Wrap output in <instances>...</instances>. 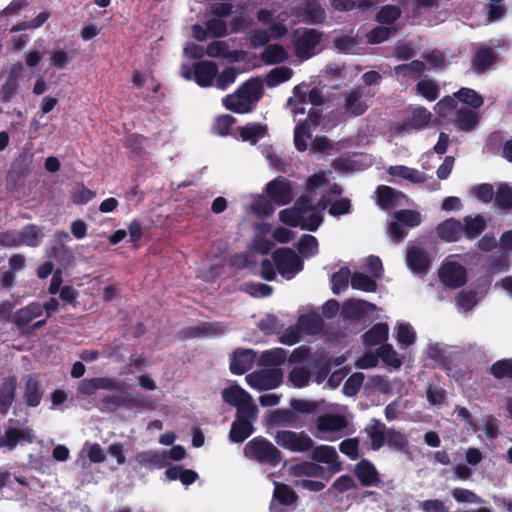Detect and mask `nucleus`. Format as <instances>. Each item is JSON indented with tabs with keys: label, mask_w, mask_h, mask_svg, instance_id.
<instances>
[{
	"label": "nucleus",
	"mask_w": 512,
	"mask_h": 512,
	"mask_svg": "<svg viewBox=\"0 0 512 512\" xmlns=\"http://www.w3.org/2000/svg\"><path fill=\"white\" fill-rule=\"evenodd\" d=\"M365 432L371 441V448L374 451L379 450L386 444L395 451L410 454L408 436L393 427L387 428L385 424L377 419L372 420V424L365 428Z\"/></svg>",
	"instance_id": "1"
},
{
	"label": "nucleus",
	"mask_w": 512,
	"mask_h": 512,
	"mask_svg": "<svg viewBox=\"0 0 512 512\" xmlns=\"http://www.w3.org/2000/svg\"><path fill=\"white\" fill-rule=\"evenodd\" d=\"M244 455L271 467H277L282 460V452L263 436L251 439L244 447Z\"/></svg>",
	"instance_id": "2"
},
{
	"label": "nucleus",
	"mask_w": 512,
	"mask_h": 512,
	"mask_svg": "<svg viewBox=\"0 0 512 512\" xmlns=\"http://www.w3.org/2000/svg\"><path fill=\"white\" fill-rule=\"evenodd\" d=\"M272 260L279 274L287 280L292 279L304 267L301 258L293 249L288 247L274 250Z\"/></svg>",
	"instance_id": "3"
},
{
	"label": "nucleus",
	"mask_w": 512,
	"mask_h": 512,
	"mask_svg": "<svg viewBox=\"0 0 512 512\" xmlns=\"http://www.w3.org/2000/svg\"><path fill=\"white\" fill-rule=\"evenodd\" d=\"M294 34H298L293 43L297 58L305 61L316 55V48L322 41V32L313 28H303Z\"/></svg>",
	"instance_id": "4"
},
{
	"label": "nucleus",
	"mask_w": 512,
	"mask_h": 512,
	"mask_svg": "<svg viewBox=\"0 0 512 512\" xmlns=\"http://www.w3.org/2000/svg\"><path fill=\"white\" fill-rule=\"evenodd\" d=\"M274 440L283 449L294 453L310 451L314 446L312 438L304 431L280 430L275 434Z\"/></svg>",
	"instance_id": "5"
},
{
	"label": "nucleus",
	"mask_w": 512,
	"mask_h": 512,
	"mask_svg": "<svg viewBox=\"0 0 512 512\" xmlns=\"http://www.w3.org/2000/svg\"><path fill=\"white\" fill-rule=\"evenodd\" d=\"M245 379L250 387L258 391L271 390L282 383L283 373L280 368H267L254 371Z\"/></svg>",
	"instance_id": "6"
},
{
	"label": "nucleus",
	"mask_w": 512,
	"mask_h": 512,
	"mask_svg": "<svg viewBox=\"0 0 512 512\" xmlns=\"http://www.w3.org/2000/svg\"><path fill=\"white\" fill-rule=\"evenodd\" d=\"M294 185L295 183L289 179L278 176L266 184L265 191L274 204L284 206L291 203L295 196Z\"/></svg>",
	"instance_id": "7"
},
{
	"label": "nucleus",
	"mask_w": 512,
	"mask_h": 512,
	"mask_svg": "<svg viewBox=\"0 0 512 512\" xmlns=\"http://www.w3.org/2000/svg\"><path fill=\"white\" fill-rule=\"evenodd\" d=\"M498 62V54L494 48L479 44L472 50L470 69L476 75H482L489 71Z\"/></svg>",
	"instance_id": "8"
},
{
	"label": "nucleus",
	"mask_w": 512,
	"mask_h": 512,
	"mask_svg": "<svg viewBox=\"0 0 512 512\" xmlns=\"http://www.w3.org/2000/svg\"><path fill=\"white\" fill-rule=\"evenodd\" d=\"M432 114L423 106L412 110L411 116L395 123L394 130L398 134L411 133L424 129L431 121Z\"/></svg>",
	"instance_id": "9"
},
{
	"label": "nucleus",
	"mask_w": 512,
	"mask_h": 512,
	"mask_svg": "<svg viewBox=\"0 0 512 512\" xmlns=\"http://www.w3.org/2000/svg\"><path fill=\"white\" fill-rule=\"evenodd\" d=\"M292 15L307 24H322L326 20L325 9L318 0H305L301 6L292 9Z\"/></svg>",
	"instance_id": "10"
},
{
	"label": "nucleus",
	"mask_w": 512,
	"mask_h": 512,
	"mask_svg": "<svg viewBox=\"0 0 512 512\" xmlns=\"http://www.w3.org/2000/svg\"><path fill=\"white\" fill-rule=\"evenodd\" d=\"M218 74V66L215 62L204 60L193 64V72H184L187 80L192 78L200 87H209Z\"/></svg>",
	"instance_id": "11"
},
{
	"label": "nucleus",
	"mask_w": 512,
	"mask_h": 512,
	"mask_svg": "<svg viewBox=\"0 0 512 512\" xmlns=\"http://www.w3.org/2000/svg\"><path fill=\"white\" fill-rule=\"evenodd\" d=\"M297 500L298 495L289 485L275 482L269 510L270 512H290L286 507L294 505Z\"/></svg>",
	"instance_id": "12"
},
{
	"label": "nucleus",
	"mask_w": 512,
	"mask_h": 512,
	"mask_svg": "<svg viewBox=\"0 0 512 512\" xmlns=\"http://www.w3.org/2000/svg\"><path fill=\"white\" fill-rule=\"evenodd\" d=\"M438 274L440 281L449 288H460L467 282L466 269L456 262L443 264Z\"/></svg>",
	"instance_id": "13"
},
{
	"label": "nucleus",
	"mask_w": 512,
	"mask_h": 512,
	"mask_svg": "<svg viewBox=\"0 0 512 512\" xmlns=\"http://www.w3.org/2000/svg\"><path fill=\"white\" fill-rule=\"evenodd\" d=\"M43 314V307L39 302H31L25 307L18 309L11 322L16 326L17 331L22 335L23 330H27L34 319Z\"/></svg>",
	"instance_id": "14"
},
{
	"label": "nucleus",
	"mask_w": 512,
	"mask_h": 512,
	"mask_svg": "<svg viewBox=\"0 0 512 512\" xmlns=\"http://www.w3.org/2000/svg\"><path fill=\"white\" fill-rule=\"evenodd\" d=\"M342 95L343 110L350 116L358 117L368 110V104L363 99L364 93L359 87L344 91Z\"/></svg>",
	"instance_id": "15"
},
{
	"label": "nucleus",
	"mask_w": 512,
	"mask_h": 512,
	"mask_svg": "<svg viewBox=\"0 0 512 512\" xmlns=\"http://www.w3.org/2000/svg\"><path fill=\"white\" fill-rule=\"evenodd\" d=\"M256 353L252 349H236L231 357L229 368L232 374L242 375L249 371L255 362Z\"/></svg>",
	"instance_id": "16"
},
{
	"label": "nucleus",
	"mask_w": 512,
	"mask_h": 512,
	"mask_svg": "<svg viewBox=\"0 0 512 512\" xmlns=\"http://www.w3.org/2000/svg\"><path fill=\"white\" fill-rule=\"evenodd\" d=\"M354 474L363 487H378L380 475L375 465L368 459H361L354 468Z\"/></svg>",
	"instance_id": "17"
},
{
	"label": "nucleus",
	"mask_w": 512,
	"mask_h": 512,
	"mask_svg": "<svg viewBox=\"0 0 512 512\" xmlns=\"http://www.w3.org/2000/svg\"><path fill=\"white\" fill-rule=\"evenodd\" d=\"M376 305L362 299H348L343 303L342 315L346 319L360 320L366 314L374 312Z\"/></svg>",
	"instance_id": "18"
},
{
	"label": "nucleus",
	"mask_w": 512,
	"mask_h": 512,
	"mask_svg": "<svg viewBox=\"0 0 512 512\" xmlns=\"http://www.w3.org/2000/svg\"><path fill=\"white\" fill-rule=\"evenodd\" d=\"M311 458L317 463H324L329 465V470L332 473H337L342 470V464L338 462V454L334 447L328 445H319L313 447Z\"/></svg>",
	"instance_id": "19"
},
{
	"label": "nucleus",
	"mask_w": 512,
	"mask_h": 512,
	"mask_svg": "<svg viewBox=\"0 0 512 512\" xmlns=\"http://www.w3.org/2000/svg\"><path fill=\"white\" fill-rule=\"evenodd\" d=\"M118 395H107L102 399L106 405H113L116 407L132 408H145L147 407L148 398L143 395L129 396L125 391H119Z\"/></svg>",
	"instance_id": "20"
},
{
	"label": "nucleus",
	"mask_w": 512,
	"mask_h": 512,
	"mask_svg": "<svg viewBox=\"0 0 512 512\" xmlns=\"http://www.w3.org/2000/svg\"><path fill=\"white\" fill-rule=\"evenodd\" d=\"M407 265L413 273L424 275L430 268V258L426 251L413 246L407 250Z\"/></svg>",
	"instance_id": "21"
},
{
	"label": "nucleus",
	"mask_w": 512,
	"mask_h": 512,
	"mask_svg": "<svg viewBox=\"0 0 512 512\" xmlns=\"http://www.w3.org/2000/svg\"><path fill=\"white\" fill-rule=\"evenodd\" d=\"M34 435L30 428H7L0 436V447H6L13 450L20 441L32 443Z\"/></svg>",
	"instance_id": "22"
},
{
	"label": "nucleus",
	"mask_w": 512,
	"mask_h": 512,
	"mask_svg": "<svg viewBox=\"0 0 512 512\" xmlns=\"http://www.w3.org/2000/svg\"><path fill=\"white\" fill-rule=\"evenodd\" d=\"M17 378L8 376L4 378L0 386V414L6 415L16 398Z\"/></svg>",
	"instance_id": "23"
},
{
	"label": "nucleus",
	"mask_w": 512,
	"mask_h": 512,
	"mask_svg": "<svg viewBox=\"0 0 512 512\" xmlns=\"http://www.w3.org/2000/svg\"><path fill=\"white\" fill-rule=\"evenodd\" d=\"M377 205L383 210L392 209L400 204L405 195L387 185H379L376 189Z\"/></svg>",
	"instance_id": "24"
},
{
	"label": "nucleus",
	"mask_w": 512,
	"mask_h": 512,
	"mask_svg": "<svg viewBox=\"0 0 512 512\" xmlns=\"http://www.w3.org/2000/svg\"><path fill=\"white\" fill-rule=\"evenodd\" d=\"M438 236L447 242H455L463 237L462 222L449 218L441 222L436 228Z\"/></svg>",
	"instance_id": "25"
},
{
	"label": "nucleus",
	"mask_w": 512,
	"mask_h": 512,
	"mask_svg": "<svg viewBox=\"0 0 512 512\" xmlns=\"http://www.w3.org/2000/svg\"><path fill=\"white\" fill-rule=\"evenodd\" d=\"M480 116L469 108H460L456 111L453 123L459 131L470 132L479 124Z\"/></svg>",
	"instance_id": "26"
},
{
	"label": "nucleus",
	"mask_w": 512,
	"mask_h": 512,
	"mask_svg": "<svg viewBox=\"0 0 512 512\" xmlns=\"http://www.w3.org/2000/svg\"><path fill=\"white\" fill-rule=\"evenodd\" d=\"M487 222L481 214L465 216L462 221L463 237L468 240L478 238L486 229Z\"/></svg>",
	"instance_id": "27"
},
{
	"label": "nucleus",
	"mask_w": 512,
	"mask_h": 512,
	"mask_svg": "<svg viewBox=\"0 0 512 512\" xmlns=\"http://www.w3.org/2000/svg\"><path fill=\"white\" fill-rule=\"evenodd\" d=\"M236 92L255 105L263 96V83L260 78L252 77L242 83Z\"/></svg>",
	"instance_id": "28"
},
{
	"label": "nucleus",
	"mask_w": 512,
	"mask_h": 512,
	"mask_svg": "<svg viewBox=\"0 0 512 512\" xmlns=\"http://www.w3.org/2000/svg\"><path fill=\"white\" fill-rule=\"evenodd\" d=\"M347 425L348 421L343 415L323 414L316 420V427L320 432H339Z\"/></svg>",
	"instance_id": "29"
},
{
	"label": "nucleus",
	"mask_w": 512,
	"mask_h": 512,
	"mask_svg": "<svg viewBox=\"0 0 512 512\" xmlns=\"http://www.w3.org/2000/svg\"><path fill=\"white\" fill-rule=\"evenodd\" d=\"M43 390L40 382L32 376H28L23 391V400L28 407H37L43 398Z\"/></svg>",
	"instance_id": "30"
},
{
	"label": "nucleus",
	"mask_w": 512,
	"mask_h": 512,
	"mask_svg": "<svg viewBox=\"0 0 512 512\" xmlns=\"http://www.w3.org/2000/svg\"><path fill=\"white\" fill-rule=\"evenodd\" d=\"M224 402L229 405L240 407L252 402L251 395L239 385H231L222 392Z\"/></svg>",
	"instance_id": "31"
},
{
	"label": "nucleus",
	"mask_w": 512,
	"mask_h": 512,
	"mask_svg": "<svg viewBox=\"0 0 512 512\" xmlns=\"http://www.w3.org/2000/svg\"><path fill=\"white\" fill-rule=\"evenodd\" d=\"M388 334L387 323H377L362 335L363 343L368 347L382 345L387 341Z\"/></svg>",
	"instance_id": "32"
},
{
	"label": "nucleus",
	"mask_w": 512,
	"mask_h": 512,
	"mask_svg": "<svg viewBox=\"0 0 512 512\" xmlns=\"http://www.w3.org/2000/svg\"><path fill=\"white\" fill-rule=\"evenodd\" d=\"M297 416L293 409H276L269 412L267 417L268 426H288L297 427Z\"/></svg>",
	"instance_id": "33"
},
{
	"label": "nucleus",
	"mask_w": 512,
	"mask_h": 512,
	"mask_svg": "<svg viewBox=\"0 0 512 512\" xmlns=\"http://www.w3.org/2000/svg\"><path fill=\"white\" fill-rule=\"evenodd\" d=\"M49 257L54 258L64 268L70 266L75 259L73 251L62 241L52 243Z\"/></svg>",
	"instance_id": "34"
},
{
	"label": "nucleus",
	"mask_w": 512,
	"mask_h": 512,
	"mask_svg": "<svg viewBox=\"0 0 512 512\" xmlns=\"http://www.w3.org/2000/svg\"><path fill=\"white\" fill-rule=\"evenodd\" d=\"M43 234L41 229L35 224L25 225L19 232H17V239L20 245H25L28 247H37Z\"/></svg>",
	"instance_id": "35"
},
{
	"label": "nucleus",
	"mask_w": 512,
	"mask_h": 512,
	"mask_svg": "<svg viewBox=\"0 0 512 512\" xmlns=\"http://www.w3.org/2000/svg\"><path fill=\"white\" fill-rule=\"evenodd\" d=\"M223 105L227 110L237 114L250 113L254 109V105L237 92L231 95H227L223 99Z\"/></svg>",
	"instance_id": "36"
},
{
	"label": "nucleus",
	"mask_w": 512,
	"mask_h": 512,
	"mask_svg": "<svg viewBox=\"0 0 512 512\" xmlns=\"http://www.w3.org/2000/svg\"><path fill=\"white\" fill-rule=\"evenodd\" d=\"M239 136L242 141L256 144L267 134V126L260 123L247 124L238 127Z\"/></svg>",
	"instance_id": "37"
},
{
	"label": "nucleus",
	"mask_w": 512,
	"mask_h": 512,
	"mask_svg": "<svg viewBox=\"0 0 512 512\" xmlns=\"http://www.w3.org/2000/svg\"><path fill=\"white\" fill-rule=\"evenodd\" d=\"M290 472L294 477H321L325 475V468L315 462L304 461L293 465Z\"/></svg>",
	"instance_id": "38"
},
{
	"label": "nucleus",
	"mask_w": 512,
	"mask_h": 512,
	"mask_svg": "<svg viewBox=\"0 0 512 512\" xmlns=\"http://www.w3.org/2000/svg\"><path fill=\"white\" fill-rule=\"evenodd\" d=\"M297 328L307 335H316L323 329V320L317 314H304L298 318Z\"/></svg>",
	"instance_id": "39"
},
{
	"label": "nucleus",
	"mask_w": 512,
	"mask_h": 512,
	"mask_svg": "<svg viewBox=\"0 0 512 512\" xmlns=\"http://www.w3.org/2000/svg\"><path fill=\"white\" fill-rule=\"evenodd\" d=\"M454 95L464 105L472 109H479L483 103L484 98L474 89L462 87L458 91L454 92Z\"/></svg>",
	"instance_id": "40"
},
{
	"label": "nucleus",
	"mask_w": 512,
	"mask_h": 512,
	"mask_svg": "<svg viewBox=\"0 0 512 512\" xmlns=\"http://www.w3.org/2000/svg\"><path fill=\"white\" fill-rule=\"evenodd\" d=\"M261 60L267 65H276L288 58L285 48L279 44L269 45L261 53Z\"/></svg>",
	"instance_id": "41"
},
{
	"label": "nucleus",
	"mask_w": 512,
	"mask_h": 512,
	"mask_svg": "<svg viewBox=\"0 0 512 512\" xmlns=\"http://www.w3.org/2000/svg\"><path fill=\"white\" fill-rule=\"evenodd\" d=\"M254 430L253 424L234 420L229 431V439L233 443H242L254 433Z\"/></svg>",
	"instance_id": "42"
},
{
	"label": "nucleus",
	"mask_w": 512,
	"mask_h": 512,
	"mask_svg": "<svg viewBox=\"0 0 512 512\" xmlns=\"http://www.w3.org/2000/svg\"><path fill=\"white\" fill-rule=\"evenodd\" d=\"M494 200L499 209L512 210V187L508 183H500L494 192Z\"/></svg>",
	"instance_id": "43"
},
{
	"label": "nucleus",
	"mask_w": 512,
	"mask_h": 512,
	"mask_svg": "<svg viewBox=\"0 0 512 512\" xmlns=\"http://www.w3.org/2000/svg\"><path fill=\"white\" fill-rule=\"evenodd\" d=\"M416 92L426 100L435 101L440 95V87L432 79L420 80L416 84Z\"/></svg>",
	"instance_id": "44"
},
{
	"label": "nucleus",
	"mask_w": 512,
	"mask_h": 512,
	"mask_svg": "<svg viewBox=\"0 0 512 512\" xmlns=\"http://www.w3.org/2000/svg\"><path fill=\"white\" fill-rule=\"evenodd\" d=\"M292 75L291 68L286 66L276 67L267 73L265 81L268 87H275L288 81Z\"/></svg>",
	"instance_id": "45"
},
{
	"label": "nucleus",
	"mask_w": 512,
	"mask_h": 512,
	"mask_svg": "<svg viewBox=\"0 0 512 512\" xmlns=\"http://www.w3.org/2000/svg\"><path fill=\"white\" fill-rule=\"evenodd\" d=\"M135 460L141 466L161 468L166 462V457L155 451H144L137 453Z\"/></svg>",
	"instance_id": "46"
},
{
	"label": "nucleus",
	"mask_w": 512,
	"mask_h": 512,
	"mask_svg": "<svg viewBox=\"0 0 512 512\" xmlns=\"http://www.w3.org/2000/svg\"><path fill=\"white\" fill-rule=\"evenodd\" d=\"M225 327L221 324H204L203 326L189 327L183 331L186 337L196 338L201 335L223 334Z\"/></svg>",
	"instance_id": "47"
},
{
	"label": "nucleus",
	"mask_w": 512,
	"mask_h": 512,
	"mask_svg": "<svg viewBox=\"0 0 512 512\" xmlns=\"http://www.w3.org/2000/svg\"><path fill=\"white\" fill-rule=\"evenodd\" d=\"M401 9L395 5H384L376 14V21L383 25H391L401 17Z\"/></svg>",
	"instance_id": "48"
},
{
	"label": "nucleus",
	"mask_w": 512,
	"mask_h": 512,
	"mask_svg": "<svg viewBox=\"0 0 512 512\" xmlns=\"http://www.w3.org/2000/svg\"><path fill=\"white\" fill-rule=\"evenodd\" d=\"M297 249L302 257L311 258L318 253V240L313 235H303L298 241Z\"/></svg>",
	"instance_id": "49"
},
{
	"label": "nucleus",
	"mask_w": 512,
	"mask_h": 512,
	"mask_svg": "<svg viewBox=\"0 0 512 512\" xmlns=\"http://www.w3.org/2000/svg\"><path fill=\"white\" fill-rule=\"evenodd\" d=\"M351 287L364 292H375L377 290V283L368 275L355 272L351 275Z\"/></svg>",
	"instance_id": "50"
},
{
	"label": "nucleus",
	"mask_w": 512,
	"mask_h": 512,
	"mask_svg": "<svg viewBox=\"0 0 512 512\" xmlns=\"http://www.w3.org/2000/svg\"><path fill=\"white\" fill-rule=\"evenodd\" d=\"M273 204L269 197L259 195L253 200L251 210L259 217H268L274 213L275 208Z\"/></svg>",
	"instance_id": "51"
},
{
	"label": "nucleus",
	"mask_w": 512,
	"mask_h": 512,
	"mask_svg": "<svg viewBox=\"0 0 512 512\" xmlns=\"http://www.w3.org/2000/svg\"><path fill=\"white\" fill-rule=\"evenodd\" d=\"M377 356L380 358L386 365L391 366L393 368H400L402 362L398 358L397 352L394 350L393 346L387 343H384L379 346L377 349Z\"/></svg>",
	"instance_id": "52"
},
{
	"label": "nucleus",
	"mask_w": 512,
	"mask_h": 512,
	"mask_svg": "<svg viewBox=\"0 0 512 512\" xmlns=\"http://www.w3.org/2000/svg\"><path fill=\"white\" fill-rule=\"evenodd\" d=\"M351 272L348 267H341L339 271L331 276L332 292L336 295L340 294L348 287Z\"/></svg>",
	"instance_id": "53"
},
{
	"label": "nucleus",
	"mask_w": 512,
	"mask_h": 512,
	"mask_svg": "<svg viewBox=\"0 0 512 512\" xmlns=\"http://www.w3.org/2000/svg\"><path fill=\"white\" fill-rule=\"evenodd\" d=\"M287 351L283 348H275L264 351L261 355V363L264 366H279L285 362Z\"/></svg>",
	"instance_id": "54"
},
{
	"label": "nucleus",
	"mask_w": 512,
	"mask_h": 512,
	"mask_svg": "<svg viewBox=\"0 0 512 512\" xmlns=\"http://www.w3.org/2000/svg\"><path fill=\"white\" fill-rule=\"evenodd\" d=\"M396 221L407 227H416L421 223V215L418 211L402 209L394 213Z\"/></svg>",
	"instance_id": "55"
},
{
	"label": "nucleus",
	"mask_w": 512,
	"mask_h": 512,
	"mask_svg": "<svg viewBox=\"0 0 512 512\" xmlns=\"http://www.w3.org/2000/svg\"><path fill=\"white\" fill-rule=\"evenodd\" d=\"M289 381L296 388H303L309 384L310 371L302 366H295L289 373Z\"/></svg>",
	"instance_id": "56"
},
{
	"label": "nucleus",
	"mask_w": 512,
	"mask_h": 512,
	"mask_svg": "<svg viewBox=\"0 0 512 512\" xmlns=\"http://www.w3.org/2000/svg\"><path fill=\"white\" fill-rule=\"evenodd\" d=\"M393 32L395 30L392 28L376 26L366 34L367 43L372 45L381 44L388 40Z\"/></svg>",
	"instance_id": "57"
},
{
	"label": "nucleus",
	"mask_w": 512,
	"mask_h": 512,
	"mask_svg": "<svg viewBox=\"0 0 512 512\" xmlns=\"http://www.w3.org/2000/svg\"><path fill=\"white\" fill-rule=\"evenodd\" d=\"M425 68L426 66L423 61L413 60L410 63L397 65L394 68V72L397 76L409 77L413 74H421Z\"/></svg>",
	"instance_id": "58"
},
{
	"label": "nucleus",
	"mask_w": 512,
	"mask_h": 512,
	"mask_svg": "<svg viewBox=\"0 0 512 512\" xmlns=\"http://www.w3.org/2000/svg\"><path fill=\"white\" fill-rule=\"evenodd\" d=\"M146 137L138 133H130L124 139V147L136 156H141L144 151Z\"/></svg>",
	"instance_id": "59"
},
{
	"label": "nucleus",
	"mask_w": 512,
	"mask_h": 512,
	"mask_svg": "<svg viewBox=\"0 0 512 512\" xmlns=\"http://www.w3.org/2000/svg\"><path fill=\"white\" fill-rule=\"evenodd\" d=\"M490 373L497 379L512 378V358L498 360L493 363Z\"/></svg>",
	"instance_id": "60"
},
{
	"label": "nucleus",
	"mask_w": 512,
	"mask_h": 512,
	"mask_svg": "<svg viewBox=\"0 0 512 512\" xmlns=\"http://www.w3.org/2000/svg\"><path fill=\"white\" fill-rule=\"evenodd\" d=\"M451 495L458 503L480 504L484 502L475 492L465 488H454Z\"/></svg>",
	"instance_id": "61"
},
{
	"label": "nucleus",
	"mask_w": 512,
	"mask_h": 512,
	"mask_svg": "<svg viewBox=\"0 0 512 512\" xmlns=\"http://www.w3.org/2000/svg\"><path fill=\"white\" fill-rule=\"evenodd\" d=\"M510 262L505 253L492 255L487 262V269L491 273H499L508 271Z\"/></svg>",
	"instance_id": "62"
},
{
	"label": "nucleus",
	"mask_w": 512,
	"mask_h": 512,
	"mask_svg": "<svg viewBox=\"0 0 512 512\" xmlns=\"http://www.w3.org/2000/svg\"><path fill=\"white\" fill-rule=\"evenodd\" d=\"M416 340V333L409 323H400L397 326V341L400 345L408 347Z\"/></svg>",
	"instance_id": "63"
},
{
	"label": "nucleus",
	"mask_w": 512,
	"mask_h": 512,
	"mask_svg": "<svg viewBox=\"0 0 512 512\" xmlns=\"http://www.w3.org/2000/svg\"><path fill=\"white\" fill-rule=\"evenodd\" d=\"M258 409L253 402L237 407L235 421L251 423L257 419Z\"/></svg>",
	"instance_id": "64"
}]
</instances>
